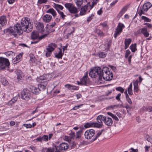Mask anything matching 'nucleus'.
I'll return each instance as SVG.
<instances>
[{"label":"nucleus","instance_id":"obj_2","mask_svg":"<svg viewBox=\"0 0 152 152\" xmlns=\"http://www.w3.org/2000/svg\"><path fill=\"white\" fill-rule=\"evenodd\" d=\"M20 24H16L14 26V29L9 30L10 32H17L19 35L22 34L23 31L29 32L32 30L33 25L28 18H23L21 20Z\"/></svg>","mask_w":152,"mask_h":152},{"label":"nucleus","instance_id":"obj_14","mask_svg":"<svg viewBox=\"0 0 152 152\" xmlns=\"http://www.w3.org/2000/svg\"><path fill=\"white\" fill-rule=\"evenodd\" d=\"M48 136L44 135L42 137H38L36 140L38 141L42 142V141H48Z\"/></svg>","mask_w":152,"mask_h":152},{"label":"nucleus","instance_id":"obj_6","mask_svg":"<svg viewBox=\"0 0 152 152\" xmlns=\"http://www.w3.org/2000/svg\"><path fill=\"white\" fill-rule=\"evenodd\" d=\"M21 98L26 101L28 100L31 97L30 91L27 89H24L21 93Z\"/></svg>","mask_w":152,"mask_h":152},{"label":"nucleus","instance_id":"obj_60","mask_svg":"<svg viewBox=\"0 0 152 152\" xmlns=\"http://www.w3.org/2000/svg\"><path fill=\"white\" fill-rule=\"evenodd\" d=\"M150 148V146H145V152H147V151H149Z\"/></svg>","mask_w":152,"mask_h":152},{"label":"nucleus","instance_id":"obj_32","mask_svg":"<svg viewBox=\"0 0 152 152\" xmlns=\"http://www.w3.org/2000/svg\"><path fill=\"white\" fill-rule=\"evenodd\" d=\"M137 44L136 43L132 44L130 46V48L132 52H134L137 50Z\"/></svg>","mask_w":152,"mask_h":152},{"label":"nucleus","instance_id":"obj_38","mask_svg":"<svg viewBox=\"0 0 152 152\" xmlns=\"http://www.w3.org/2000/svg\"><path fill=\"white\" fill-rule=\"evenodd\" d=\"M18 99V97H15L9 101V104L12 105V104L15 103Z\"/></svg>","mask_w":152,"mask_h":152},{"label":"nucleus","instance_id":"obj_44","mask_svg":"<svg viewBox=\"0 0 152 152\" xmlns=\"http://www.w3.org/2000/svg\"><path fill=\"white\" fill-rule=\"evenodd\" d=\"M46 50H47V51L45 54V56L47 57H49L50 56V54L52 51H50L48 49L46 48Z\"/></svg>","mask_w":152,"mask_h":152},{"label":"nucleus","instance_id":"obj_16","mask_svg":"<svg viewBox=\"0 0 152 152\" xmlns=\"http://www.w3.org/2000/svg\"><path fill=\"white\" fill-rule=\"evenodd\" d=\"M31 89L32 92L35 94H38L40 92V88H38L33 86Z\"/></svg>","mask_w":152,"mask_h":152},{"label":"nucleus","instance_id":"obj_51","mask_svg":"<svg viewBox=\"0 0 152 152\" xmlns=\"http://www.w3.org/2000/svg\"><path fill=\"white\" fill-rule=\"evenodd\" d=\"M23 126L27 128H30L32 127V126L30 124H24Z\"/></svg>","mask_w":152,"mask_h":152},{"label":"nucleus","instance_id":"obj_40","mask_svg":"<svg viewBox=\"0 0 152 152\" xmlns=\"http://www.w3.org/2000/svg\"><path fill=\"white\" fill-rule=\"evenodd\" d=\"M58 13L60 15V17L62 19L64 20L65 19L66 15L64 14V13L62 12L61 11H58Z\"/></svg>","mask_w":152,"mask_h":152},{"label":"nucleus","instance_id":"obj_22","mask_svg":"<svg viewBox=\"0 0 152 152\" xmlns=\"http://www.w3.org/2000/svg\"><path fill=\"white\" fill-rule=\"evenodd\" d=\"M56 46L57 45L56 44L52 43L49 44L48 46V48H46L48 49L50 51H53Z\"/></svg>","mask_w":152,"mask_h":152},{"label":"nucleus","instance_id":"obj_55","mask_svg":"<svg viewBox=\"0 0 152 152\" xmlns=\"http://www.w3.org/2000/svg\"><path fill=\"white\" fill-rule=\"evenodd\" d=\"M83 105V104H81L77 106H75L72 109V110H77L80 107L82 106Z\"/></svg>","mask_w":152,"mask_h":152},{"label":"nucleus","instance_id":"obj_3","mask_svg":"<svg viewBox=\"0 0 152 152\" xmlns=\"http://www.w3.org/2000/svg\"><path fill=\"white\" fill-rule=\"evenodd\" d=\"M97 121L99 124H102V121H104V123L108 126H111L113 124V121L112 119L109 117H106L103 115H99L96 118Z\"/></svg>","mask_w":152,"mask_h":152},{"label":"nucleus","instance_id":"obj_24","mask_svg":"<svg viewBox=\"0 0 152 152\" xmlns=\"http://www.w3.org/2000/svg\"><path fill=\"white\" fill-rule=\"evenodd\" d=\"M141 32L145 37H148L149 35V34L146 28H141Z\"/></svg>","mask_w":152,"mask_h":152},{"label":"nucleus","instance_id":"obj_53","mask_svg":"<svg viewBox=\"0 0 152 152\" xmlns=\"http://www.w3.org/2000/svg\"><path fill=\"white\" fill-rule=\"evenodd\" d=\"M65 86L69 90H72V86L70 84H66L65 85Z\"/></svg>","mask_w":152,"mask_h":152},{"label":"nucleus","instance_id":"obj_17","mask_svg":"<svg viewBox=\"0 0 152 152\" xmlns=\"http://www.w3.org/2000/svg\"><path fill=\"white\" fill-rule=\"evenodd\" d=\"M52 18V16L48 14L44 15L42 18L43 20L45 22H49Z\"/></svg>","mask_w":152,"mask_h":152},{"label":"nucleus","instance_id":"obj_15","mask_svg":"<svg viewBox=\"0 0 152 152\" xmlns=\"http://www.w3.org/2000/svg\"><path fill=\"white\" fill-rule=\"evenodd\" d=\"M80 84L83 85H87L90 83V80L88 79L82 78L80 80Z\"/></svg>","mask_w":152,"mask_h":152},{"label":"nucleus","instance_id":"obj_1","mask_svg":"<svg viewBox=\"0 0 152 152\" xmlns=\"http://www.w3.org/2000/svg\"><path fill=\"white\" fill-rule=\"evenodd\" d=\"M89 75L93 78L98 77L99 80H102L103 78L106 80L110 81L112 80L113 77L112 72L107 67H103L102 69L99 67H95L90 72Z\"/></svg>","mask_w":152,"mask_h":152},{"label":"nucleus","instance_id":"obj_27","mask_svg":"<svg viewBox=\"0 0 152 152\" xmlns=\"http://www.w3.org/2000/svg\"><path fill=\"white\" fill-rule=\"evenodd\" d=\"M60 50L58 53L55 55V56L56 58H62V56L64 54V52L62 53L61 49L59 48Z\"/></svg>","mask_w":152,"mask_h":152},{"label":"nucleus","instance_id":"obj_61","mask_svg":"<svg viewBox=\"0 0 152 152\" xmlns=\"http://www.w3.org/2000/svg\"><path fill=\"white\" fill-rule=\"evenodd\" d=\"M141 29H140L138 30L137 31L134 32V34L135 35H137L138 34H140L141 32Z\"/></svg>","mask_w":152,"mask_h":152},{"label":"nucleus","instance_id":"obj_46","mask_svg":"<svg viewBox=\"0 0 152 152\" xmlns=\"http://www.w3.org/2000/svg\"><path fill=\"white\" fill-rule=\"evenodd\" d=\"M141 18L142 20H144L145 21V22H150L151 21V19L148 18L147 17L144 16H142L141 17Z\"/></svg>","mask_w":152,"mask_h":152},{"label":"nucleus","instance_id":"obj_45","mask_svg":"<svg viewBox=\"0 0 152 152\" xmlns=\"http://www.w3.org/2000/svg\"><path fill=\"white\" fill-rule=\"evenodd\" d=\"M132 41L131 39L130 38L126 39L124 41V44H126L128 45H129L131 43Z\"/></svg>","mask_w":152,"mask_h":152},{"label":"nucleus","instance_id":"obj_35","mask_svg":"<svg viewBox=\"0 0 152 152\" xmlns=\"http://www.w3.org/2000/svg\"><path fill=\"white\" fill-rule=\"evenodd\" d=\"M94 31L99 36H104V35L102 31L99 29H96L94 30Z\"/></svg>","mask_w":152,"mask_h":152},{"label":"nucleus","instance_id":"obj_4","mask_svg":"<svg viewBox=\"0 0 152 152\" xmlns=\"http://www.w3.org/2000/svg\"><path fill=\"white\" fill-rule=\"evenodd\" d=\"M56 143L53 144V146L55 147V152H61L68 148L69 145L66 143L62 142L59 145L56 144Z\"/></svg>","mask_w":152,"mask_h":152},{"label":"nucleus","instance_id":"obj_58","mask_svg":"<svg viewBox=\"0 0 152 152\" xmlns=\"http://www.w3.org/2000/svg\"><path fill=\"white\" fill-rule=\"evenodd\" d=\"M144 24L146 25L147 27L150 28H151V27H152V25L151 23H144Z\"/></svg>","mask_w":152,"mask_h":152},{"label":"nucleus","instance_id":"obj_20","mask_svg":"<svg viewBox=\"0 0 152 152\" xmlns=\"http://www.w3.org/2000/svg\"><path fill=\"white\" fill-rule=\"evenodd\" d=\"M49 32H48L47 34H45L44 35H41V36L40 37H39L38 38V40H37L36 41H35L34 42H31V44H35L37 42H38L40 40L45 38L47 35L48 34Z\"/></svg>","mask_w":152,"mask_h":152},{"label":"nucleus","instance_id":"obj_19","mask_svg":"<svg viewBox=\"0 0 152 152\" xmlns=\"http://www.w3.org/2000/svg\"><path fill=\"white\" fill-rule=\"evenodd\" d=\"M151 6V5L149 3H147L145 4L143 6L142 8L144 11H147L148 9L150 8Z\"/></svg>","mask_w":152,"mask_h":152},{"label":"nucleus","instance_id":"obj_36","mask_svg":"<svg viewBox=\"0 0 152 152\" xmlns=\"http://www.w3.org/2000/svg\"><path fill=\"white\" fill-rule=\"evenodd\" d=\"M73 6L72 4L71 3H66L64 4L65 7L69 11Z\"/></svg>","mask_w":152,"mask_h":152},{"label":"nucleus","instance_id":"obj_23","mask_svg":"<svg viewBox=\"0 0 152 152\" xmlns=\"http://www.w3.org/2000/svg\"><path fill=\"white\" fill-rule=\"evenodd\" d=\"M69 11L71 13L73 14H75L78 12L77 9L74 5Z\"/></svg>","mask_w":152,"mask_h":152},{"label":"nucleus","instance_id":"obj_7","mask_svg":"<svg viewBox=\"0 0 152 152\" xmlns=\"http://www.w3.org/2000/svg\"><path fill=\"white\" fill-rule=\"evenodd\" d=\"M51 78L50 75L45 74L37 77V80L39 83H43L49 81Z\"/></svg>","mask_w":152,"mask_h":152},{"label":"nucleus","instance_id":"obj_59","mask_svg":"<svg viewBox=\"0 0 152 152\" xmlns=\"http://www.w3.org/2000/svg\"><path fill=\"white\" fill-rule=\"evenodd\" d=\"M121 94L119 93L116 96L115 98L118 101H119L120 100V97L121 96Z\"/></svg>","mask_w":152,"mask_h":152},{"label":"nucleus","instance_id":"obj_28","mask_svg":"<svg viewBox=\"0 0 152 152\" xmlns=\"http://www.w3.org/2000/svg\"><path fill=\"white\" fill-rule=\"evenodd\" d=\"M54 7L56 9L58 12V11H60L59 10V9H60L62 10L63 9V7L60 5L57 4L55 3H54Z\"/></svg>","mask_w":152,"mask_h":152},{"label":"nucleus","instance_id":"obj_33","mask_svg":"<svg viewBox=\"0 0 152 152\" xmlns=\"http://www.w3.org/2000/svg\"><path fill=\"white\" fill-rule=\"evenodd\" d=\"M92 2V4L91 5L90 4V10H91L92 8L93 7L94 5L96 4L97 2L99 1V0H91Z\"/></svg>","mask_w":152,"mask_h":152},{"label":"nucleus","instance_id":"obj_62","mask_svg":"<svg viewBox=\"0 0 152 152\" xmlns=\"http://www.w3.org/2000/svg\"><path fill=\"white\" fill-rule=\"evenodd\" d=\"M143 11L144 10H143L142 8V10H141L140 11H139L138 12V14H139L140 16L142 14H144V12Z\"/></svg>","mask_w":152,"mask_h":152},{"label":"nucleus","instance_id":"obj_5","mask_svg":"<svg viewBox=\"0 0 152 152\" xmlns=\"http://www.w3.org/2000/svg\"><path fill=\"white\" fill-rule=\"evenodd\" d=\"M10 65V63L8 59L0 57V70L4 69L6 67H9Z\"/></svg>","mask_w":152,"mask_h":152},{"label":"nucleus","instance_id":"obj_25","mask_svg":"<svg viewBox=\"0 0 152 152\" xmlns=\"http://www.w3.org/2000/svg\"><path fill=\"white\" fill-rule=\"evenodd\" d=\"M56 24V23L55 22H52L49 25H48V27L47 28H49V30H50V32H54L55 31L54 29H51V28L54 27L55 26Z\"/></svg>","mask_w":152,"mask_h":152},{"label":"nucleus","instance_id":"obj_34","mask_svg":"<svg viewBox=\"0 0 152 152\" xmlns=\"http://www.w3.org/2000/svg\"><path fill=\"white\" fill-rule=\"evenodd\" d=\"M142 109L144 111H148L150 112H152V107L150 106L143 107Z\"/></svg>","mask_w":152,"mask_h":152},{"label":"nucleus","instance_id":"obj_48","mask_svg":"<svg viewBox=\"0 0 152 152\" xmlns=\"http://www.w3.org/2000/svg\"><path fill=\"white\" fill-rule=\"evenodd\" d=\"M116 90V91H120L121 93H123L124 91V89L121 87H117Z\"/></svg>","mask_w":152,"mask_h":152},{"label":"nucleus","instance_id":"obj_21","mask_svg":"<svg viewBox=\"0 0 152 152\" xmlns=\"http://www.w3.org/2000/svg\"><path fill=\"white\" fill-rule=\"evenodd\" d=\"M7 23V20L6 18L4 16H2L0 17V24L2 26H3L5 25L6 23Z\"/></svg>","mask_w":152,"mask_h":152},{"label":"nucleus","instance_id":"obj_47","mask_svg":"<svg viewBox=\"0 0 152 152\" xmlns=\"http://www.w3.org/2000/svg\"><path fill=\"white\" fill-rule=\"evenodd\" d=\"M38 88H40V91H41V89L44 90L46 88V86L42 84H40L38 85Z\"/></svg>","mask_w":152,"mask_h":152},{"label":"nucleus","instance_id":"obj_52","mask_svg":"<svg viewBox=\"0 0 152 152\" xmlns=\"http://www.w3.org/2000/svg\"><path fill=\"white\" fill-rule=\"evenodd\" d=\"M4 54L7 56H9L13 54V52L12 51H8L5 52Z\"/></svg>","mask_w":152,"mask_h":152},{"label":"nucleus","instance_id":"obj_43","mask_svg":"<svg viewBox=\"0 0 152 152\" xmlns=\"http://www.w3.org/2000/svg\"><path fill=\"white\" fill-rule=\"evenodd\" d=\"M76 3L77 6L80 7L83 3V0H76Z\"/></svg>","mask_w":152,"mask_h":152},{"label":"nucleus","instance_id":"obj_41","mask_svg":"<svg viewBox=\"0 0 152 152\" xmlns=\"http://www.w3.org/2000/svg\"><path fill=\"white\" fill-rule=\"evenodd\" d=\"M111 44V40L107 41L105 43V45H107V48L109 49L110 48V46Z\"/></svg>","mask_w":152,"mask_h":152},{"label":"nucleus","instance_id":"obj_54","mask_svg":"<svg viewBox=\"0 0 152 152\" xmlns=\"http://www.w3.org/2000/svg\"><path fill=\"white\" fill-rule=\"evenodd\" d=\"M48 1L47 0H38V3L40 4L45 3Z\"/></svg>","mask_w":152,"mask_h":152},{"label":"nucleus","instance_id":"obj_37","mask_svg":"<svg viewBox=\"0 0 152 152\" xmlns=\"http://www.w3.org/2000/svg\"><path fill=\"white\" fill-rule=\"evenodd\" d=\"M117 105H112L108 107L107 109V110H109L116 109H117Z\"/></svg>","mask_w":152,"mask_h":152},{"label":"nucleus","instance_id":"obj_26","mask_svg":"<svg viewBox=\"0 0 152 152\" xmlns=\"http://www.w3.org/2000/svg\"><path fill=\"white\" fill-rule=\"evenodd\" d=\"M22 55L21 53L19 54L15 58V60L13 61V63L14 64L17 63L19 62L22 58Z\"/></svg>","mask_w":152,"mask_h":152},{"label":"nucleus","instance_id":"obj_12","mask_svg":"<svg viewBox=\"0 0 152 152\" xmlns=\"http://www.w3.org/2000/svg\"><path fill=\"white\" fill-rule=\"evenodd\" d=\"M15 73L17 75V79L18 81H21L24 78V74L20 69L16 70Z\"/></svg>","mask_w":152,"mask_h":152},{"label":"nucleus","instance_id":"obj_13","mask_svg":"<svg viewBox=\"0 0 152 152\" xmlns=\"http://www.w3.org/2000/svg\"><path fill=\"white\" fill-rule=\"evenodd\" d=\"M35 26L37 28L40 32H44L45 29L44 26L42 23L40 22H37L35 24Z\"/></svg>","mask_w":152,"mask_h":152},{"label":"nucleus","instance_id":"obj_11","mask_svg":"<svg viewBox=\"0 0 152 152\" xmlns=\"http://www.w3.org/2000/svg\"><path fill=\"white\" fill-rule=\"evenodd\" d=\"M90 3H88L87 5L82 7L81 9L80 14L81 15H83L86 14V11L89 10L88 12H89Z\"/></svg>","mask_w":152,"mask_h":152},{"label":"nucleus","instance_id":"obj_63","mask_svg":"<svg viewBox=\"0 0 152 152\" xmlns=\"http://www.w3.org/2000/svg\"><path fill=\"white\" fill-rule=\"evenodd\" d=\"M130 104H132V101L131 100L130 98H128V99L126 100Z\"/></svg>","mask_w":152,"mask_h":152},{"label":"nucleus","instance_id":"obj_29","mask_svg":"<svg viewBox=\"0 0 152 152\" xmlns=\"http://www.w3.org/2000/svg\"><path fill=\"white\" fill-rule=\"evenodd\" d=\"M104 130V129H102L98 132L97 133L95 134V137L93 139V140L95 141L101 135Z\"/></svg>","mask_w":152,"mask_h":152},{"label":"nucleus","instance_id":"obj_9","mask_svg":"<svg viewBox=\"0 0 152 152\" xmlns=\"http://www.w3.org/2000/svg\"><path fill=\"white\" fill-rule=\"evenodd\" d=\"M95 134V131L93 129L86 130L84 134L85 138L87 139H91Z\"/></svg>","mask_w":152,"mask_h":152},{"label":"nucleus","instance_id":"obj_49","mask_svg":"<svg viewBox=\"0 0 152 152\" xmlns=\"http://www.w3.org/2000/svg\"><path fill=\"white\" fill-rule=\"evenodd\" d=\"M99 56L100 58H104L106 56V54L104 52H101L99 54Z\"/></svg>","mask_w":152,"mask_h":152},{"label":"nucleus","instance_id":"obj_50","mask_svg":"<svg viewBox=\"0 0 152 152\" xmlns=\"http://www.w3.org/2000/svg\"><path fill=\"white\" fill-rule=\"evenodd\" d=\"M130 53V51L129 50H126L125 54V57L126 58L128 57Z\"/></svg>","mask_w":152,"mask_h":152},{"label":"nucleus","instance_id":"obj_8","mask_svg":"<svg viewBox=\"0 0 152 152\" xmlns=\"http://www.w3.org/2000/svg\"><path fill=\"white\" fill-rule=\"evenodd\" d=\"M125 27V26L123 24L119 23L115 31V33L114 34V37L116 38L118 35H119L122 32L123 29Z\"/></svg>","mask_w":152,"mask_h":152},{"label":"nucleus","instance_id":"obj_39","mask_svg":"<svg viewBox=\"0 0 152 152\" xmlns=\"http://www.w3.org/2000/svg\"><path fill=\"white\" fill-rule=\"evenodd\" d=\"M145 139L148 142L152 143V136H149L147 135L145 137Z\"/></svg>","mask_w":152,"mask_h":152},{"label":"nucleus","instance_id":"obj_31","mask_svg":"<svg viewBox=\"0 0 152 152\" xmlns=\"http://www.w3.org/2000/svg\"><path fill=\"white\" fill-rule=\"evenodd\" d=\"M132 87V83H131L129 85V87H128L127 89L128 93L130 95H132L133 94Z\"/></svg>","mask_w":152,"mask_h":152},{"label":"nucleus","instance_id":"obj_42","mask_svg":"<svg viewBox=\"0 0 152 152\" xmlns=\"http://www.w3.org/2000/svg\"><path fill=\"white\" fill-rule=\"evenodd\" d=\"M53 146V148H47L46 152H55V147Z\"/></svg>","mask_w":152,"mask_h":152},{"label":"nucleus","instance_id":"obj_57","mask_svg":"<svg viewBox=\"0 0 152 152\" xmlns=\"http://www.w3.org/2000/svg\"><path fill=\"white\" fill-rule=\"evenodd\" d=\"M124 13V12L121 11L118 15V17L119 18H120Z\"/></svg>","mask_w":152,"mask_h":152},{"label":"nucleus","instance_id":"obj_10","mask_svg":"<svg viewBox=\"0 0 152 152\" xmlns=\"http://www.w3.org/2000/svg\"><path fill=\"white\" fill-rule=\"evenodd\" d=\"M102 124H99V123L94 122L86 123L84 125V127L85 128H88L90 127H94L99 128L102 127Z\"/></svg>","mask_w":152,"mask_h":152},{"label":"nucleus","instance_id":"obj_56","mask_svg":"<svg viewBox=\"0 0 152 152\" xmlns=\"http://www.w3.org/2000/svg\"><path fill=\"white\" fill-rule=\"evenodd\" d=\"M127 6H125L122 9L121 11L123 12H124L125 13V12L127 10Z\"/></svg>","mask_w":152,"mask_h":152},{"label":"nucleus","instance_id":"obj_30","mask_svg":"<svg viewBox=\"0 0 152 152\" xmlns=\"http://www.w3.org/2000/svg\"><path fill=\"white\" fill-rule=\"evenodd\" d=\"M46 12L47 13L51 14L53 17L55 16L56 15V11L53 8L49 9Z\"/></svg>","mask_w":152,"mask_h":152},{"label":"nucleus","instance_id":"obj_18","mask_svg":"<svg viewBox=\"0 0 152 152\" xmlns=\"http://www.w3.org/2000/svg\"><path fill=\"white\" fill-rule=\"evenodd\" d=\"M31 39H33L34 40L36 39L37 40H38L39 33L37 31H33L31 33Z\"/></svg>","mask_w":152,"mask_h":152},{"label":"nucleus","instance_id":"obj_64","mask_svg":"<svg viewBox=\"0 0 152 152\" xmlns=\"http://www.w3.org/2000/svg\"><path fill=\"white\" fill-rule=\"evenodd\" d=\"M110 66L113 71L115 72L116 70V68L115 67L113 66Z\"/></svg>","mask_w":152,"mask_h":152}]
</instances>
